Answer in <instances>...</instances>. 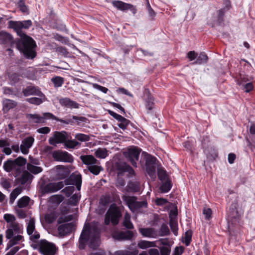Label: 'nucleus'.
<instances>
[{"instance_id":"nucleus-13","label":"nucleus","mask_w":255,"mask_h":255,"mask_svg":"<svg viewBox=\"0 0 255 255\" xmlns=\"http://www.w3.org/2000/svg\"><path fill=\"white\" fill-rule=\"evenodd\" d=\"M143 100L145 102V107L147 110V114H153L152 110L155 106L154 98L148 89H145L144 91Z\"/></svg>"},{"instance_id":"nucleus-17","label":"nucleus","mask_w":255,"mask_h":255,"mask_svg":"<svg viewBox=\"0 0 255 255\" xmlns=\"http://www.w3.org/2000/svg\"><path fill=\"white\" fill-rule=\"evenodd\" d=\"M69 118H66L65 120L60 119L59 122L66 125H74L76 123L78 126L80 125L81 122L87 123L88 119L84 117H79L76 116L69 115Z\"/></svg>"},{"instance_id":"nucleus-39","label":"nucleus","mask_w":255,"mask_h":255,"mask_svg":"<svg viewBox=\"0 0 255 255\" xmlns=\"http://www.w3.org/2000/svg\"><path fill=\"white\" fill-rule=\"evenodd\" d=\"M237 84L242 85L243 90H245L246 93H250L253 90L254 86L251 82L246 83L247 81H237Z\"/></svg>"},{"instance_id":"nucleus-21","label":"nucleus","mask_w":255,"mask_h":255,"mask_svg":"<svg viewBox=\"0 0 255 255\" xmlns=\"http://www.w3.org/2000/svg\"><path fill=\"white\" fill-rule=\"evenodd\" d=\"M34 139L32 136H28L25 138L22 141L20 146L21 152L23 154H27L29 152V148H30L33 142Z\"/></svg>"},{"instance_id":"nucleus-11","label":"nucleus","mask_w":255,"mask_h":255,"mask_svg":"<svg viewBox=\"0 0 255 255\" xmlns=\"http://www.w3.org/2000/svg\"><path fill=\"white\" fill-rule=\"evenodd\" d=\"M52 156L55 161L72 163L74 161L72 155L66 151L56 150L52 152Z\"/></svg>"},{"instance_id":"nucleus-64","label":"nucleus","mask_w":255,"mask_h":255,"mask_svg":"<svg viewBox=\"0 0 255 255\" xmlns=\"http://www.w3.org/2000/svg\"><path fill=\"white\" fill-rule=\"evenodd\" d=\"M161 255H170L171 249L170 247L162 246L159 248Z\"/></svg>"},{"instance_id":"nucleus-63","label":"nucleus","mask_w":255,"mask_h":255,"mask_svg":"<svg viewBox=\"0 0 255 255\" xmlns=\"http://www.w3.org/2000/svg\"><path fill=\"white\" fill-rule=\"evenodd\" d=\"M57 216L54 213L47 214L45 217V220L47 223L51 224L56 219Z\"/></svg>"},{"instance_id":"nucleus-28","label":"nucleus","mask_w":255,"mask_h":255,"mask_svg":"<svg viewBox=\"0 0 255 255\" xmlns=\"http://www.w3.org/2000/svg\"><path fill=\"white\" fill-rule=\"evenodd\" d=\"M70 170L62 165L57 166L56 177L59 179L67 178L70 175Z\"/></svg>"},{"instance_id":"nucleus-61","label":"nucleus","mask_w":255,"mask_h":255,"mask_svg":"<svg viewBox=\"0 0 255 255\" xmlns=\"http://www.w3.org/2000/svg\"><path fill=\"white\" fill-rule=\"evenodd\" d=\"M8 228L11 229L13 232H14L16 234L21 233V230L19 224L17 223L14 222L13 223H10Z\"/></svg>"},{"instance_id":"nucleus-5","label":"nucleus","mask_w":255,"mask_h":255,"mask_svg":"<svg viewBox=\"0 0 255 255\" xmlns=\"http://www.w3.org/2000/svg\"><path fill=\"white\" fill-rule=\"evenodd\" d=\"M144 154V159L145 160L146 171L150 177L154 180L156 178V169L157 162H158L157 158L147 152H143Z\"/></svg>"},{"instance_id":"nucleus-22","label":"nucleus","mask_w":255,"mask_h":255,"mask_svg":"<svg viewBox=\"0 0 255 255\" xmlns=\"http://www.w3.org/2000/svg\"><path fill=\"white\" fill-rule=\"evenodd\" d=\"M59 104L63 107L70 109H78L80 105L69 98L58 99Z\"/></svg>"},{"instance_id":"nucleus-16","label":"nucleus","mask_w":255,"mask_h":255,"mask_svg":"<svg viewBox=\"0 0 255 255\" xmlns=\"http://www.w3.org/2000/svg\"><path fill=\"white\" fill-rule=\"evenodd\" d=\"M134 236V233L132 231H116L112 234V237L115 240L123 241L126 240H132Z\"/></svg>"},{"instance_id":"nucleus-57","label":"nucleus","mask_w":255,"mask_h":255,"mask_svg":"<svg viewBox=\"0 0 255 255\" xmlns=\"http://www.w3.org/2000/svg\"><path fill=\"white\" fill-rule=\"evenodd\" d=\"M137 250L129 251L127 250H121L115 252V255H137Z\"/></svg>"},{"instance_id":"nucleus-40","label":"nucleus","mask_w":255,"mask_h":255,"mask_svg":"<svg viewBox=\"0 0 255 255\" xmlns=\"http://www.w3.org/2000/svg\"><path fill=\"white\" fill-rule=\"evenodd\" d=\"M3 105V110L7 112L10 109L15 108L17 105V103L11 100L6 99Z\"/></svg>"},{"instance_id":"nucleus-50","label":"nucleus","mask_w":255,"mask_h":255,"mask_svg":"<svg viewBox=\"0 0 255 255\" xmlns=\"http://www.w3.org/2000/svg\"><path fill=\"white\" fill-rule=\"evenodd\" d=\"M139 231L141 234L145 237H152L154 232V229L151 228H140Z\"/></svg>"},{"instance_id":"nucleus-18","label":"nucleus","mask_w":255,"mask_h":255,"mask_svg":"<svg viewBox=\"0 0 255 255\" xmlns=\"http://www.w3.org/2000/svg\"><path fill=\"white\" fill-rule=\"evenodd\" d=\"M74 229V224L72 222L60 225L57 228L60 237L70 235Z\"/></svg>"},{"instance_id":"nucleus-49","label":"nucleus","mask_w":255,"mask_h":255,"mask_svg":"<svg viewBox=\"0 0 255 255\" xmlns=\"http://www.w3.org/2000/svg\"><path fill=\"white\" fill-rule=\"evenodd\" d=\"M201 146L204 150L211 146L210 144V137L208 135H203L201 137Z\"/></svg>"},{"instance_id":"nucleus-15","label":"nucleus","mask_w":255,"mask_h":255,"mask_svg":"<svg viewBox=\"0 0 255 255\" xmlns=\"http://www.w3.org/2000/svg\"><path fill=\"white\" fill-rule=\"evenodd\" d=\"M63 182L64 185H75L77 190L80 191L82 185V176L80 174L72 173Z\"/></svg>"},{"instance_id":"nucleus-6","label":"nucleus","mask_w":255,"mask_h":255,"mask_svg":"<svg viewBox=\"0 0 255 255\" xmlns=\"http://www.w3.org/2000/svg\"><path fill=\"white\" fill-rule=\"evenodd\" d=\"M64 186L63 181L48 183L44 181L40 185L39 193L41 194V196H44L47 194L56 192L62 189Z\"/></svg>"},{"instance_id":"nucleus-35","label":"nucleus","mask_w":255,"mask_h":255,"mask_svg":"<svg viewBox=\"0 0 255 255\" xmlns=\"http://www.w3.org/2000/svg\"><path fill=\"white\" fill-rule=\"evenodd\" d=\"M9 241L7 244L6 250H8L15 245L19 244V242L24 240L23 237L20 235H17L12 238L9 239Z\"/></svg>"},{"instance_id":"nucleus-41","label":"nucleus","mask_w":255,"mask_h":255,"mask_svg":"<svg viewBox=\"0 0 255 255\" xmlns=\"http://www.w3.org/2000/svg\"><path fill=\"white\" fill-rule=\"evenodd\" d=\"M157 176L161 182H163L167 179H170L166 171L163 168H157Z\"/></svg>"},{"instance_id":"nucleus-25","label":"nucleus","mask_w":255,"mask_h":255,"mask_svg":"<svg viewBox=\"0 0 255 255\" xmlns=\"http://www.w3.org/2000/svg\"><path fill=\"white\" fill-rule=\"evenodd\" d=\"M206 154L207 159L210 161H214L218 156V151L214 146H210L203 150Z\"/></svg>"},{"instance_id":"nucleus-54","label":"nucleus","mask_w":255,"mask_h":255,"mask_svg":"<svg viewBox=\"0 0 255 255\" xmlns=\"http://www.w3.org/2000/svg\"><path fill=\"white\" fill-rule=\"evenodd\" d=\"M75 138L77 141L81 142L88 141L90 139V137L89 135L81 133L76 134Z\"/></svg>"},{"instance_id":"nucleus-9","label":"nucleus","mask_w":255,"mask_h":255,"mask_svg":"<svg viewBox=\"0 0 255 255\" xmlns=\"http://www.w3.org/2000/svg\"><path fill=\"white\" fill-rule=\"evenodd\" d=\"M70 134L66 131H56L53 133L52 136L48 139L50 145L56 146L57 144L62 143L63 145L68 139Z\"/></svg>"},{"instance_id":"nucleus-42","label":"nucleus","mask_w":255,"mask_h":255,"mask_svg":"<svg viewBox=\"0 0 255 255\" xmlns=\"http://www.w3.org/2000/svg\"><path fill=\"white\" fill-rule=\"evenodd\" d=\"M26 118L32 120L33 122L35 124H44L42 116L38 114H29L26 115Z\"/></svg>"},{"instance_id":"nucleus-34","label":"nucleus","mask_w":255,"mask_h":255,"mask_svg":"<svg viewBox=\"0 0 255 255\" xmlns=\"http://www.w3.org/2000/svg\"><path fill=\"white\" fill-rule=\"evenodd\" d=\"M118 121V124L117 125L120 128L123 130L127 129L131 130V129L129 127V124H130V121L129 120L122 116Z\"/></svg>"},{"instance_id":"nucleus-29","label":"nucleus","mask_w":255,"mask_h":255,"mask_svg":"<svg viewBox=\"0 0 255 255\" xmlns=\"http://www.w3.org/2000/svg\"><path fill=\"white\" fill-rule=\"evenodd\" d=\"M208 56L204 52H201L198 54L196 60L192 62L193 65H202L206 64L208 61Z\"/></svg>"},{"instance_id":"nucleus-36","label":"nucleus","mask_w":255,"mask_h":255,"mask_svg":"<svg viewBox=\"0 0 255 255\" xmlns=\"http://www.w3.org/2000/svg\"><path fill=\"white\" fill-rule=\"evenodd\" d=\"M159 190L161 193H164L168 192L172 187V183L171 179H167L165 181L161 182Z\"/></svg>"},{"instance_id":"nucleus-8","label":"nucleus","mask_w":255,"mask_h":255,"mask_svg":"<svg viewBox=\"0 0 255 255\" xmlns=\"http://www.w3.org/2000/svg\"><path fill=\"white\" fill-rule=\"evenodd\" d=\"M141 149L137 146H132L128 148L127 151L124 152V155L131 165L137 167L136 161L138 160Z\"/></svg>"},{"instance_id":"nucleus-20","label":"nucleus","mask_w":255,"mask_h":255,"mask_svg":"<svg viewBox=\"0 0 255 255\" xmlns=\"http://www.w3.org/2000/svg\"><path fill=\"white\" fill-rule=\"evenodd\" d=\"M16 167V175L15 177L20 175L25 169V166L27 162L26 158L22 156H19L13 159Z\"/></svg>"},{"instance_id":"nucleus-32","label":"nucleus","mask_w":255,"mask_h":255,"mask_svg":"<svg viewBox=\"0 0 255 255\" xmlns=\"http://www.w3.org/2000/svg\"><path fill=\"white\" fill-rule=\"evenodd\" d=\"M85 229H83L82 232L80 235L79 242V248L80 250H84L86 247V243L89 241V235L85 234Z\"/></svg>"},{"instance_id":"nucleus-1","label":"nucleus","mask_w":255,"mask_h":255,"mask_svg":"<svg viewBox=\"0 0 255 255\" xmlns=\"http://www.w3.org/2000/svg\"><path fill=\"white\" fill-rule=\"evenodd\" d=\"M32 24V22L30 19L22 21L9 20L8 22V27L12 29L19 37L14 39L10 33L1 30L0 44L5 47H15L25 58L34 59L37 54L35 49L36 46L35 41L23 30L28 29Z\"/></svg>"},{"instance_id":"nucleus-59","label":"nucleus","mask_w":255,"mask_h":255,"mask_svg":"<svg viewBox=\"0 0 255 255\" xmlns=\"http://www.w3.org/2000/svg\"><path fill=\"white\" fill-rule=\"evenodd\" d=\"M192 231L191 230L187 231L185 233L184 244L186 246H189L192 241Z\"/></svg>"},{"instance_id":"nucleus-56","label":"nucleus","mask_w":255,"mask_h":255,"mask_svg":"<svg viewBox=\"0 0 255 255\" xmlns=\"http://www.w3.org/2000/svg\"><path fill=\"white\" fill-rule=\"evenodd\" d=\"M95 156L100 158H105L108 155L107 150L106 148L98 149L95 152Z\"/></svg>"},{"instance_id":"nucleus-4","label":"nucleus","mask_w":255,"mask_h":255,"mask_svg":"<svg viewBox=\"0 0 255 255\" xmlns=\"http://www.w3.org/2000/svg\"><path fill=\"white\" fill-rule=\"evenodd\" d=\"M122 217V211L116 204H112L105 215L104 224L108 226L111 223L113 226L117 225Z\"/></svg>"},{"instance_id":"nucleus-60","label":"nucleus","mask_w":255,"mask_h":255,"mask_svg":"<svg viewBox=\"0 0 255 255\" xmlns=\"http://www.w3.org/2000/svg\"><path fill=\"white\" fill-rule=\"evenodd\" d=\"M74 190L75 188L73 186H67L62 190V192L65 195L66 197H69L71 196L74 191Z\"/></svg>"},{"instance_id":"nucleus-51","label":"nucleus","mask_w":255,"mask_h":255,"mask_svg":"<svg viewBox=\"0 0 255 255\" xmlns=\"http://www.w3.org/2000/svg\"><path fill=\"white\" fill-rule=\"evenodd\" d=\"M169 224L173 234L175 236H177L178 235V225L177 221L172 220V219H171V220H169Z\"/></svg>"},{"instance_id":"nucleus-47","label":"nucleus","mask_w":255,"mask_h":255,"mask_svg":"<svg viewBox=\"0 0 255 255\" xmlns=\"http://www.w3.org/2000/svg\"><path fill=\"white\" fill-rule=\"evenodd\" d=\"M30 198L28 196H23L17 201V206L19 208H25L28 206Z\"/></svg>"},{"instance_id":"nucleus-48","label":"nucleus","mask_w":255,"mask_h":255,"mask_svg":"<svg viewBox=\"0 0 255 255\" xmlns=\"http://www.w3.org/2000/svg\"><path fill=\"white\" fill-rule=\"evenodd\" d=\"M27 233L28 235H32L34 231H35V220L34 218H30L27 226Z\"/></svg>"},{"instance_id":"nucleus-27","label":"nucleus","mask_w":255,"mask_h":255,"mask_svg":"<svg viewBox=\"0 0 255 255\" xmlns=\"http://www.w3.org/2000/svg\"><path fill=\"white\" fill-rule=\"evenodd\" d=\"M80 158L84 164L88 166L94 164H100L99 161L92 155H81Z\"/></svg>"},{"instance_id":"nucleus-53","label":"nucleus","mask_w":255,"mask_h":255,"mask_svg":"<svg viewBox=\"0 0 255 255\" xmlns=\"http://www.w3.org/2000/svg\"><path fill=\"white\" fill-rule=\"evenodd\" d=\"M21 189L19 188H15L10 194L9 204H12L17 196L21 193Z\"/></svg>"},{"instance_id":"nucleus-58","label":"nucleus","mask_w":255,"mask_h":255,"mask_svg":"<svg viewBox=\"0 0 255 255\" xmlns=\"http://www.w3.org/2000/svg\"><path fill=\"white\" fill-rule=\"evenodd\" d=\"M53 38L56 40L60 41L65 44H66L69 42V38L68 37L63 36L62 35L58 33L53 34Z\"/></svg>"},{"instance_id":"nucleus-3","label":"nucleus","mask_w":255,"mask_h":255,"mask_svg":"<svg viewBox=\"0 0 255 255\" xmlns=\"http://www.w3.org/2000/svg\"><path fill=\"white\" fill-rule=\"evenodd\" d=\"M83 229H85V234L89 235V247L91 249L96 250L100 246V229L95 226L91 227L89 224L85 225Z\"/></svg>"},{"instance_id":"nucleus-46","label":"nucleus","mask_w":255,"mask_h":255,"mask_svg":"<svg viewBox=\"0 0 255 255\" xmlns=\"http://www.w3.org/2000/svg\"><path fill=\"white\" fill-rule=\"evenodd\" d=\"M138 246L140 249H146L150 247H155V243L153 242L142 240L138 243Z\"/></svg>"},{"instance_id":"nucleus-7","label":"nucleus","mask_w":255,"mask_h":255,"mask_svg":"<svg viewBox=\"0 0 255 255\" xmlns=\"http://www.w3.org/2000/svg\"><path fill=\"white\" fill-rule=\"evenodd\" d=\"M25 77L24 69L18 65H13L7 69L4 74L5 79L20 80V77Z\"/></svg>"},{"instance_id":"nucleus-33","label":"nucleus","mask_w":255,"mask_h":255,"mask_svg":"<svg viewBox=\"0 0 255 255\" xmlns=\"http://www.w3.org/2000/svg\"><path fill=\"white\" fill-rule=\"evenodd\" d=\"M33 178V176L27 171H25L22 173L21 177L16 179L18 182L21 185H25L27 182L31 180Z\"/></svg>"},{"instance_id":"nucleus-30","label":"nucleus","mask_w":255,"mask_h":255,"mask_svg":"<svg viewBox=\"0 0 255 255\" xmlns=\"http://www.w3.org/2000/svg\"><path fill=\"white\" fill-rule=\"evenodd\" d=\"M66 140V142L64 144V146L67 149H73L79 147L81 145V143L76 139H72V137L70 135Z\"/></svg>"},{"instance_id":"nucleus-26","label":"nucleus","mask_w":255,"mask_h":255,"mask_svg":"<svg viewBox=\"0 0 255 255\" xmlns=\"http://www.w3.org/2000/svg\"><path fill=\"white\" fill-rule=\"evenodd\" d=\"M126 190L127 192L135 193L140 191V187L138 182L129 180L126 186Z\"/></svg>"},{"instance_id":"nucleus-19","label":"nucleus","mask_w":255,"mask_h":255,"mask_svg":"<svg viewBox=\"0 0 255 255\" xmlns=\"http://www.w3.org/2000/svg\"><path fill=\"white\" fill-rule=\"evenodd\" d=\"M225 13L223 10H218L216 13L213 15L212 17V26H223L224 25V16Z\"/></svg>"},{"instance_id":"nucleus-2","label":"nucleus","mask_w":255,"mask_h":255,"mask_svg":"<svg viewBox=\"0 0 255 255\" xmlns=\"http://www.w3.org/2000/svg\"><path fill=\"white\" fill-rule=\"evenodd\" d=\"M230 195L227 197L229 207L227 211L229 222L236 225L239 223L243 212L239 204L238 194L233 191H229Z\"/></svg>"},{"instance_id":"nucleus-52","label":"nucleus","mask_w":255,"mask_h":255,"mask_svg":"<svg viewBox=\"0 0 255 255\" xmlns=\"http://www.w3.org/2000/svg\"><path fill=\"white\" fill-rule=\"evenodd\" d=\"M170 234V232L168 226L163 223L159 230V236H167Z\"/></svg>"},{"instance_id":"nucleus-38","label":"nucleus","mask_w":255,"mask_h":255,"mask_svg":"<svg viewBox=\"0 0 255 255\" xmlns=\"http://www.w3.org/2000/svg\"><path fill=\"white\" fill-rule=\"evenodd\" d=\"M81 195L80 193H75L71 196L66 201V205L71 206H77L80 200Z\"/></svg>"},{"instance_id":"nucleus-37","label":"nucleus","mask_w":255,"mask_h":255,"mask_svg":"<svg viewBox=\"0 0 255 255\" xmlns=\"http://www.w3.org/2000/svg\"><path fill=\"white\" fill-rule=\"evenodd\" d=\"M3 169L7 172H10L13 169L16 171V167L13 159L9 158L5 161L3 165Z\"/></svg>"},{"instance_id":"nucleus-45","label":"nucleus","mask_w":255,"mask_h":255,"mask_svg":"<svg viewBox=\"0 0 255 255\" xmlns=\"http://www.w3.org/2000/svg\"><path fill=\"white\" fill-rule=\"evenodd\" d=\"M99 164H94L92 165L88 166V170L92 174L97 175L100 171L103 170V168L101 166H99Z\"/></svg>"},{"instance_id":"nucleus-55","label":"nucleus","mask_w":255,"mask_h":255,"mask_svg":"<svg viewBox=\"0 0 255 255\" xmlns=\"http://www.w3.org/2000/svg\"><path fill=\"white\" fill-rule=\"evenodd\" d=\"M42 118H43V120L44 123H45V120L51 119L52 120H55L57 122H59V121H60V118L56 117L53 114L49 113V112L43 113L42 114Z\"/></svg>"},{"instance_id":"nucleus-10","label":"nucleus","mask_w":255,"mask_h":255,"mask_svg":"<svg viewBox=\"0 0 255 255\" xmlns=\"http://www.w3.org/2000/svg\"><path fill=\"white\" fill-rule=\"evenodd\" d=\"M39 252L43 255H55L57 248L55 244L45 239L40 241Z\"/></svg>"},{"instance_id":"nucleus-44","label":"nucleus","mask_w":255,"mask_h":255,"mask_svg":"<svg viewBox=\"0 0 255 255\" xmlns=\"http://www.w3.org/2000/svg\"><path fill=\"white\" fill-rule=\"evenodd\" d=\"M27 169L34 174H38L42 171V167L32 165L30 163H27Z\"/></svg>"},{"instance_id":"nucleus-43","label":"nucleus","mask_w":255,"mask_h":255,"mask_svg":"<svg viewBox=\"0 0 255 255\" xmlns=\"http://www.w3.org/2000/svg\"><path fill=\"white\" fill-rule=\"evenodd\" d=\"M123 226L128 230H131L134 228V226L130 221V216L128 213H126L125 215Z\"/></svg>"},{"instance_id":"nucleus-14","label":"nucleus","mask_w":255,"mask_h":255,"mask_svg":"<svg viewBox=\"0 0 255 255\" xmlns=\"http://www.w3.org/2000/svg\"><path fill=\"white\" fill-rule=\"evenodd\" d=\"M127 199V202L129 204V208L132 212L137 211L142 208L147 207L146 201H136V197L135 196L125 197ZM126 200V199H125Z\"/></svg>"},{"instance_id":"nucleus-12","label":"nucleus","mask_w":255,"mask_h":255,"mask_svg":"<svg viewBox=\"0 0 255 255\" xmlns=\"http://www.w3.org/2000/svg\"><path fill=\"white\" fill-rule=\"evenodd\" d=\"M113 168L115 170L118 171V175H123L126 172H128L130 176L135 175L134 169L126 162L117 161L113 165Z\"/></svg>"},{"instance_id":"nucleus-62","label":"nucleus","mask_w":255,"mask_h":255,"mask_svg":"<svg viewBox=\"0 0 255 255\" xmlns=\"http://www.w3.org/2000/svg\"><path fill=\"white\" fill-rule=\"evenodd\" d=\"M56 51L64 57H69V52L65 47L59 46L57 47Z\"/></svg>"},{"instance_id":"nucleus-24","label":"nucleus","mask_w":255,"mask_h":255,"mask_svg":"<svg viewBox=\"0 0 255 255\" xmlns=\"http://www.w3.org/2000/svg\"><path fill=\"white\" fill-rule=\"evenodd\" d=\"M35 96H37L39 97L27 98L26 99V101L29 103L35 105H39L44 101H47V98L42 92H41V94L36 95Z\"/></svg>"},{"instance_id":"nucleus-31","label":"nucleus","mask_w":255,"mask_h":255,"mask_svg":"<svg viewBox=\"0 0 255 255\" xmlns=\"http://www.w3.org/2000/svg\"><path fill=\"white\" fill-rule=\"evenodd\" d=\"M112 4L118 10L123 11L128 10L129 6H130V3H126L121 0H113Z\"/></svg>"},{"instance_id":"nucleus-23","label":"nucleus","mask_w":255,"mask_h":255,"mask_svg":"<svg viewBox=\"0 0 255 255\" xmlns=\"http://www.w3.org/2000/svg\"><path fill=\"white\" fill-rule=\"evenodd\" d=\"M22 93L25 97L30 95H36L41 94L40 89L38 87L33 85L27 86L25 88L22 90Z\"/></svg>"}]
</instances>
